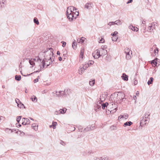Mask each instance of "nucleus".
<instances>
[{"instance_id": "f257e3e1", "label": "nucleus", "mask_w": 160, "mask_h": 160, "mask_svg": "<svg viewBox=\"0 0 160 160\" xmlns=\"http://www.w3.org/2000/svg\"><path fill=\"white\" fill-rule=\"evenodd\" d=\"M53 49L51 48H47L46 50H44L43 52V53L45 54L44 56V58L41 62L42 66L39 65V66L40 67L41 70L44 69L45 64V62H48V60L51 59V56L53 55ZM42 53V52L40 53L39 55L40 56Z\"/></svg>"}, {"instance_id": "f03ea898", "label": "nucleus", "mask_w": 160, "mask_h": 160, "mask_svg": "<svg viewBox=\"0 0 160 160\" xmlns=\"http://www.w3.org/2000/svg\"><path fill=\"white\" fill-rule=\"evenodd\" d=\"M125 97L124 93L121 92H118V94L114 93V95H112L110 98L112 99H113L114 102H117L118 100H120L121 102L123 100Z\"/></svg>"}, {"instance_id": "7ed1b4c3", "label": "nucleus", "mask_w": 160, "mask_h": 160, "mask_svg": "<svg viewBox=\"0 0 160 160\" xmlns=\"http://www.w3.org/2000/svg\"><path fill=\"white\" fill-rule=\"evenodd\" d=\"M66 15L67 18L70 21H72L74 19H76L74 17V13L68 12V13H66Z\"/></svg>"}, {"instance_id": "20e7f679", "label": "nucleus", "mask_w": 160, "mask_h": 160, "mask_svg": "<svg viewBox=\"0 0 160 160\" xmlns=\"http://www.w3.org/2000/svg\"><path fill=\"white\" fill-rule=\"evenodd\" d=\"M77 10V9L73 6H70L69 7H68L67 10L66 12V13H68V12L74 13V11Z\"/></svg>"}, {"instance_id": "39448f33", "label": "nucleus", "mask_w": 160, "mask_h": 160, "mask_svg": "<svg viewBox=\"0 0 160 160\" xmlns=\"http://www.w3.org/2000/svg\"><path fill=\"white\" fill-rule=\"evenodd\" d=\"M92 55L95 59L98 58L101 56L100 51L98 49L97 50L96 52H95L93 53H92Z\"/></svg>"}, {"instance_id": "423d86ee", "label": "nucleus", "mask_w": 160, "mask_h": 160, "mask_svg": "<svg viewBox=\"0 0 160 160\" xmlns=\"http://www.w3.org/2000/svg\"><path fill=\"white\" fill-rule=\"evenodd\" d=\"M65 91H60L59 92H56L55 94L56 96L60 97V96H63L65 95Z\"/></svg>"}, {"instance_id": "0eeeda50", "label": "nucleus", "mask_w": 160, "mask_h": 160, "mask_svg": "<svg viewBox=\"0 0 160 160\" xmlns=\"http://www.w3.org/2000/svg\"><path fill=\"white\" fill-rule=\"evenodd\" d=\"M67 110V109L66 108H64L62 109H60L59 111H56V112H57V113H56V114H64L66 112Z\"/></svg>"}, {"instance_id": "6e6552de", "label": "nucleus", "mask_w": 160, "mask_h": 160, "mask_svg": "<svg viewBox=\"0 0 160 160\" xmlns=\"http://www.w3.org/2000/svg\"><path fill=\"white\" fill-rule=\"evenodd\" d=\"M6 3V0H0V8H4Z\"/></svg>"}, {"instance_id": "1a4fd4ad", "label": "nucleus", "mask_w": 160, "mask_h": 160, "mask_svg": "<svg viewBox=\"0 0 160 160\" xmlns=\"http://www.w3.org/2000/svg\"><path fill=\"white\" fill-rule=\"evenodd\" d=\"M93 6V4L91 2L87 3L85 6V8L89 9H91Z\"/></svg>"}, {"instance_id": "9d476101", "label": "nucleus", "mask_w": 160, "mask_h": 160, "mask_svg": "<svg viewBox=\"0 0 160 160\" xmlns=\"http://www.w3.org/2000/svg\"><path fill=\"white\" fill-rule=\"evenodd\" d=\"M142 118H143V117ZM146 119V118H143L142 119L140 123V126L142 127L143 124H146L147 123V122L148 121V120Z\"/></svg>"}, {"instance_id": "9b49d317", "label": "nucleus", "mask_w": 160, "mask_h": 160, "mask_svg": "<svg viewBox=\"0 0 160 160\" xmlns=\"http://www.w3.org/2000/svg\"><path fill=\"white\" fill-rule=\"evenodd\" d=\"M86 64H85L84 65L83 67L81 68H80V70H79L78 72L80 74H81V73H82L84 72L86 68Z\"/></svg>"}, {"instance_id": "f8f14e48", "label": "nucleus", "mask_w": 160, "mask_h": 160, "mask_svg": "<svg viewBox=\"0 0 160 160\" xmlns=\"http://www.w3.org/2000/svg\"><path fill=\"white\" fill-rule=\"evenodd\" d=\"M33 61H34L35 62H38L39 61L40 62V64H39L41 65V66H42V64L41 63V62H42V59L40 58V57L39 56H38L37 57H36L35 58L33 59Z\"/></svg>"}, {"instance_id": "ddd939ff", "label": "nucleus", "mask_w": 160, "mask_h": 160, "mask_svg": "<svg viewBox=\"0 0 160 160\" xmlns=\"http://www.w3.org/2000/svg\"><path fill=\"white\" fill-rule=\"evenodd\" d=\"M159 60V59L158 58H156L154 59L151 61V63H152V65H154L155 66H157V63H158L157 62V60Z\"/></svg>"}, {"instance_id": "4468645a", "label": "nucleus", "mask_w": 160, "mask_h": 160, "mask_svg": "<svg viewBox=\"0 0 160 160\" xmlns=\"http://www.w3.org/2000/svg\"><path fill=\"white\" fill-rule=\"evenodd\" d=\"M94 127V126H92V125H91L90 126H88L86 128H85L83 130V132H86L87 131H90V130H92V128Z\"/></svg>"}, {"instance_id": "2eb2a0df", "label": "nucleus", "mask_w": 160, "mask_h": 160, "mask_svg": "<svg viewBox=\"0 0 160 160\" xmlns=\"http://www.w3.org/2000/svg\"><path fill=\"white\" fill-rule=\"evenodd\" d=\"M128 76L125 73H123L122 76V78L124 81H127L128 80Z\"/></svg>"}, {"instance_id": "dca6fc26", "label": "nucleus", "mask_w": 160, "mask_h": 160, "mask_svg": "<svg viewBox=\"0 0 160 160\" xmlns=\"http://www.w3.org/2000/svg\"><path fill=\"white\" fill-rule=\"evenodd\" d=\"M99 103L100 104H101L102 106V108L103 109H105V108L107 107V106L108 105V103L106 102L105 103H103L102 104L101 103V102H100Z\"/></svg>"}, {"instance_id": "f3484780", "label": "nucleus", "mask_w": 160, "mask_h": 160, "mask_svg": "<svg viewBox=\"0 0 160 160\" xmlns=\"http://www.w3.org/2000/svg\"><path fill=\"white\" fill-rule=\"evenodd\" d=\"M158 48H156L154 50V53L152 54V56H156V54H158Z\"/></svg>"}, {"instance_id": "a211bd4d", "label": "nucleus", "mask_w": 160, "mask_h": 160, "mask_svg": "<svg viewBox=\"0 0 160 160\" xmlns=\"http://www.w3.org/2000/svg\"><path fill=\"white\" fill-rule=\"evenodd\" d=\"M125 52L126 55L127 54H130V53L131 54H132V51L128 48L125 49Z\"/></svg>"}, {"instance_id": "6ab92c4d", "label": "nucleus", "mask_w": 160, "mask_h": 160, "mask_svg": "<svg viewBox=\"0 0 160 160\" xmlns=\"http://www.w3.org/2000/svg\"><path fill=\"white\" fill-rule=\"evenodd\" d=\"M132 123L131 121H128L125 122L123 124V126L124 127H126L127 126H130L131 125H132Z\"/></svg>"}, {"instance_id": "aec40b11", "label": "nucleus", "mask_w": 160, "mask_h": 160, "mask_svg": "<svg viewBox=\"0 0 160 160\" xmlns=\"http://www.w3.org/2000/svg\"><path fill=\"white\" fill-rule=\"evenodd\" d=\"M85 38L83 37H82L80 39H77V42L78 43H83L84 40Z\"/></svg>"}, {"instance_id": "412c9836", "label": "nucleus", "mask_w": 160, "mask_h": 160, "mask_svg": "<svg viewBox=\"0 0 160 160\" xmlns=\"http://www.w3.org/2000/svg\"><path fill=\"white\" fill-rule=\"evenodd\" d=\"M23 119H24L27 124H29L30 123V121L29 119L23 118H22V121H23Z\"/></svg>"}, {"instance_id": "4be33fe9", "label": "nucleus", "mask_w": 160, "mask_h": 160, "mask_svg": "<svg viewBox=\"0 0 160 160\" xmlns=\"http://www.w3.org/2000/svg\"><path fill=\"white\" fill-rule=\"evenodd\" d=\"M150 113L149 112H147L145 113L144 114V116L143 117V118H145L149 119V118H148V116L150 115Z\"/></svg>"}, {"instance_id": "5701e85b", "label": "nucleus", "mask_w": 160, "mask_h": 160, "mask_svg": "<svg viewBox=\"0 0 160 160\" xmlns=\"http://www.w3.org/2000/svg\"><path fill=\"white\" fill-rule=\"evenodd\" d=\"M153 78L152 77L150 78L148 82V85H150V84H152L153 81Z\"/></svg>"}, {"instance_id": "b1692460", "label": "nucleus", "mask_w": 160, "mask_h": 160, "mask_svg": "<svg viewBox=\"0 0 160 160\" xmlns=\"http://www.w3.org/2000/svg\"><path fill=\"white\" fill-rule=\"evenodd\" d=\"M77 42H76L75 40H74V41H73L72 42V47L74 49H75L76 48V46L77 45Z\"/></svg>"}, {"instance_id": "393cba45", "label": "nucleus", "mask_w": 160, "mask_h": 160, "mask_svg": "<svg viewBox=\"0 0 160 160\" xmlns=\"http://www.w3.org/2000/svg\"><path fill=\"white\" fill-rule=\"evenodd\" d=\"M15 79L18 81H19L21 79V76L20 75H16L15 77Z\"/></svg>"}, {"instance_id": "a878e982", "label": "nucleus", "mask_w": 160, "mask_h": 160, "mask_svg": "<svg viewBox=\"0 0 160 160\" xmlns=\"http://www.w3.org/2000/svg\"><path fill=\"white\" fill-rule=\"evenodd\" d=\"M90 63H87V65H86V68H88V67H89L90 65H92L94 63V61L92 60L90 61Z\"/></svg>"}, {"instance_id": "bb28decb", "label": "nucleus", "mask_w": 160, "mask_h": 160, "mask_svg": "<svg viewBox=\"0 0 160 160\" xmlns=\"http://www.w3.org/2000/svg\"><path fill=\"white\" fill-rule=\"evenodd\" d=\"M34 22V23L36 24L37 25H38L39 24V22L38 21V19L37 18L35 17L33 19Z\"/></svg>"}, {"instance_id": "cd10ccee", "label": "nucleus", "mask_w": 160, "mask_h": 160, "mask_svg": "<svg viewBox=\"0 0 160 160\" xmlns=\"http://www.w3.org/2000/svg\"><path fill=\"white\" fill-rule=\"evenodd\" d=\"M120 116H121V117L120 118V119L122 118H123L126 119L128 118V115L127 114H126L125 115H121Z\"/></svg>"}, {"instance_id": "c85d7f7f", "label": "nucleus", "mask_w": 160, "mask_h": 160, "mask_svg": "<svg viewBox=\"0 0 160 160\" xmlns=\"http://www.w3.org/2000/svg\"><path fill=\"white\" fill-rule=\"evenodd\" d=\"M115 24L117 25H121L122 24V22L120 20H118L115 21Z\"/></svg>"}, {"instance_id": "c756f323", "label": "nucleus", "mask_w": 160, "mask_h": 160, "mask_svg": "<svg viewBox=\"0 0 160 160\" xmlns=\"http://www.w3.org/2000/svg\"><path fill=\"white\" fill-rule=\"evenodd\" d=\"M101 105H98V104H96L94 106V107L96 109H101Z\"/></svg>"}, {"instance_id": "7c9ffc66", "label": "nucleus", "mask_w": 160, "mask_h": 160, "mask_svg": "<svg viewBox=\"0 0 160 160\" xmlns=\"http://www.w3.org/2000/svg\"><path fill=\"white\" fill-rule=\"evenodd\" d=\"M100 50H101V51H102L104 53V54H103V55L104 56L107 54V50H106L104 49H103L102 48L100 49Z\"/></svg>"}, {"instance_id": "2f4dec72", "label": "nucleus", "mask_w": 160, "mask_h": 160, "mask_svg": "<svg viewBox=\"0 0 160 160\" xmlns=\"http://www.w3.org/2000/svg\"><path fill=\"white\" fill-rule=\"evenodd\" d=\"M63 53V56H62V58L64 59H66V58L67 57V51H64Z\"/></svg>"}, {"instance_id": "473e14b6", "label": "nucleus", "mask_w": 160, "mask_h": 160, "mask_svg": "<svg viewBox=\"0 0 160 160\" xmlns=\"http://www.w3.org/2000/svg\"><path fill=\"white\" fill-rule=\"evenodd\" d=\"M74 14L75 18H76L79 15V12L78 11H77L76 10L75 11V12H74Z\"/></svg>"}, {"instance_id": "72a5a7b5", "label": "nucleus", "mask_w": 160, "mask_h": 160, "mask_svg": "<svg viewBox=\"0 0 160 160\" xmlns=\"http://www.w3.org/2000/svg\"><path fill=\"white\" fill-rule=\"evenodd\" d=\"M131 29L132 31H134L137 32L138 31V28L137 27H136L132 26V28Z\"/></svg>"}, {"instance_id": "f704fd0d", "label": "nucleus", "mask_w": 160, "mask_h": 160, "mask_svg": "<svg viewBox=\"0 0 160 160\" xmlns=\"http://www.w3.org/2000/svg\"><path fill=\"white\" fill-rule=\"evenodd\" d=\"M118 38V37H117V36H112V41H116Z\"/></svg>"}, {"instance_id": "c9c22d12", "label": "nucleus", "mask_w": 160, "mask_h": 160, "mask_svg": "<svg viewBox=\"0 0 160 160\" xmlns=\"http://www.w3.org/2000/svg\"><path fill=\"white\" fill-rule=\"evenodd\" d=\"M95 83V81L94 80H93L89 82L90 85L91 86H93Z\"/></svg>"}, {"instance_id": "e433bc0d", "label": "nucleus", "mask_w": 160, "mask_h": 160, "mask_svg": "<svg viewBox=\"0 0 160 160\" xmlns=\"http://www.w3.org/2000/svg\"><path fill=\"white\" fill-rule=\"evenodd\" d=\"M17 105L20 108H22L23 106H24V104L21 102H20V103H18V105Z\"/></svg>"}, {"instance_id": "4c0bfd02", "label": "nucleus", "mask_w": 160, "mask_h": 160, "mask_svg": "<svg viewBox=\"0 0 160 160\" xmlns=\"http://www.w3.org/2000/svg\"><path fill=\"white\" fill-rule=\"evenodd\" d=\"M22 116H19L18 117H17V121L18 122V123H19L20 121V120L21 119Z\"/></svg>"}, {"instance_id": "58836bf2", "label": "nucleus", "mask_w": 160, "mask_h": 160, "mask_svg": "<svg viewBox=\"0 0 160 160\" xmlns=\"http://www.w3.org/2000/svg\"><path fill=\"white\" fill-rule=\"evenodd\" d=\"M33 97H34V98H32V100L33 102H36L37 101V98L36 97L33 96Z\"/></svg>"}, {"instance_id": "ea45409f", "label": "nucleus", "mask_w": 160, "mask_h": 160, "mask_svg": "<svg viewBox=\"0 0 160 160\" xmlns=\"http://www.w3.org/2000/svg\"><path fill=\"white\" fill-rule=\"evenodd\" d=\"M57 125V123L56 122H53L52 125L53 127V129H55L56 128V126Z\"/></svg>"}, {"instance_id": "a19ab883", "label": "nucleus", "mask_w": 160, "mask_h": 160, "mask_svg": "<svg viewBox=\"0 0 160 160\" xmlns=\"http://www.w3.org/2000/svg\"><path fill=\"white\" fill-rule=\"evenodd\" d=\"M84 48H82L81 49L80 51V55H83L84 53Z\"/></svg>"}, {"instance_id": "79ce46f5", "label": "nucleus", "mask_w": 160, "mask_h": 160, "mask_svg": "<svg viewBox=\"0 0 160 160\" xmlns=\"http://www.w3.org/2000/svg\"><path fill=\"white\" fill-rule=\"evenodd\" d=\"M29 52V50H27V51H26V52H25V50L23 51V53L25 55H28V53Z\"/></svg>"}, {"instance_id": "37998d69", "label": "nucleus", "mask_w": 160, "mask_h": 160, "mask_svg": "<svg viewBox=\"0 0 160 160\" xmlns=\"http://www.w3.org/2000/svg\"><path fill=\"white\" fill-rule=\"evenodd\" d=\"M118 34V32L117 31H115L114 32L111 33V35L113 36H117L116 35Z\"/></svg>"}, {"instance_id": "c03bdc74", "label": "nucleus", "mask_w": 160, "mask_h": 160, "mask_svg": "<svg viewBox=\"0 0 160 160\" xmlns=\"http://www.w3.org/2000/svg\"><path fill=\"white\" fill-rule=\"evenodd\" d=\"M29 62L30 65H35V63L33 62V61L32 60H30L29 61Z\"/></svg>"}, {"instance_id": "a18cd8bd", "label": "nucleus", "mask_w": 160, "mask_h": 160, "mask_svg": "<svg viewBox=\"0 0 160 160\" xmlns=\"http://www.w3.org/2000/svg\"><path fill=\"white\" fill-rule=\"evenodd\" d=\"M131 56L130 54H127L126 55V58L127 59H130Z\"/></svg>"}, {"instance_id": "49530a36", "label": "nucleus", "mask_w": 160, "mask_h": 160, "mask_svg": "<svg viewBox=\"0 0 160 160\" xmlns=\"http://www.w3.org/2000/svg\"><path fill=\"white\" fill-rule=\"evenodd\" d=\"M61 43H62V46L63 47H64L65 46V45L66 44V42H64V41H62L61 42Z\"/></svg>"}, {"instance_id": "de8ad7c7", "label": "nucleus", "mask_w": 160, "mask_h": 160, "mask_svg": "<svg viewBox=\"0 0 160 160\" xmlns=\"http://www.w3.org/2000/svg\"><path fill=\"white\" fill-rule=\"evenodd\" d=\"M5 118L3 116L0 117V122L2 121H3L4 120Z\"/></svg>"}, {"instance_id": "09e8293b", "label": "nucleus", "mask_w": 160, "mask_h": 160, "mask_svg": "<svg viewBox=\"0 0 160 160\" xmlns=\"http://www.w3.org/2000/svg\"><path fill=\"white\" fill-rule=\"evenodd\" d=\"M16 103H17L18 104V103H20V102H21L20 100L18 99H16Z\"/></svg>"}, {"instance_id": "8fccbe9b", "label": "nucleus", "mask_w": 160, "mask_h": 160, "mask_svg": "<svg viewBox=\"0 0 160 160\" xmlns=\"http://www.w3.org/2000/svg\"><path fill=\"white\" fill-rule=\"evenodd\" d=\"M32 127L34 129H35L37 127L35 125V124L33 123L32 124Z\"/></svg>"}, {"instance_id": "3c124183", "label": "nucleus", "mask_w": 160, "mask_h": 160, "mask_svg": "<svg viewBox=\"0 0 160 160\" xmlns=\"http://www.w3.org/2000/svg\"><path fill=\"white\" fill-rule=\"evenodd\" d=\"M104 39L103 38H102L100 40L99 42L103 43L104 42Z\"/></svg>"}, {"instance_id": "603ef678", "label": "nucleus", "mask_w": 160, "mask_h": 160, "mask_svg": "<svg viewBox=\"0 0 160 160\" xmlns=\"http://www.w3.org/2000/svg\"><path fill=\"white\" fill-rule=\"evenodd\" d=\"M60 143L61 144L63 145H65V143H64V142L62 140L61 141Z\"/></svg>"}, {"instance_id": "864d4df0", "label": "nucleus", "mask_w": 160, "mask_h": 160, "mask_svg": "<svg viewBox=\"0 0 160 160\" xmlns=\"http://www.w3.org/2000/svg\"><path fill=\"white\" fill-rule=\"evenodd\" d=\"M149 29L150 31H151V32L153 30V29H152V25L149 26Z\"/></svg>"}, {"instance_id": "5fc2aeb1", "label": "nucleus", "mask_w": 160, "mask_h": 160, "mask_svg": "<svg viewBox=\"0 0 160 160\" xmlns=\"http://www.w3.org/2000/svg\"><path fill=\"white\" fill-rule=\"evenodd\" d=\"M138 83V81L136 80H135L134 81V85H136Z\"/></svg>"}, {"instance_id": "6e6d98bb", "label": "nucleus", "mask_w": 160, "mask_h": 160, "mask_svg": "<svg viewBox=\"0 0 160 160\" xmlns=\"http://www.w3.org/2000/svg\"><path fill=\"white\" fill-rule=\"evenodd\" d=\"M38 81V78H36V79H35L33 81V82L34 83H36Z\"/></svg>"}, {"instance_id": "4d7b16f0", "label": "nucleus", "mask_w": 160, "mask_h": 160, "mask_svg": "<svg viewBox=\"0 0 160 160\" xmlns=\"http://www.w3.org/2000/svg\"><path fill=\"white\" fill-rule=\"evenodd\" d=\"M132 0H129L127 2V3L128 4L130 3H131L132 2Z\"/></svg>"}, {"instance_id": "13d9d810", "label": "nucleus", "mask_w": 160, "mask_h": 160, "mask_svg": "<svg viewBox=\"0 0 160 160\" xmlns=\"http://www.w3.org/2000/svg\"><path fill=\"white\" fill-rule=\"evenodd\" d=\"M106 158L100 157V160H107Z\"/></svg>"}, {"instance_id": "bf43d9fd", "label": "nucleus", "mask_w": 160, "mask_h": 160, "mask_svg": "<svg viewBox=\"0 0 160 160\" xmlns=\"http://www.w3.org/2000/svg\"><path fill=\"white\" fill-rule=\"evenodd\" d=\"M16 125H17V126L18 127V126H19V127H20L21 126V124L19 123H17L16 124Z\"/></svg>"}, {"instance_id": "052dcab7", "label": "nucleus", "mask_w": 160, "mask_h": 160, "mask_svg": "<svg viewBox=\"0 0 160 160\" xmlns=\"http://www.w3.org/2000/svg\"><path fill=\"white\" fill-rule=\"evenodd\" d=\"M23 122H22V125H27L26 123V122L24 121H24L23 120Z\"/></svg>"}, {"instance_id": "680f3d73", "label": "nucleus", "mask_w": 160, "mask_h": 160, "mask_svg": "<svg viewBox=\"0 0 160 160\" xmlns=\"http://www.w3.org/2000/svg\"><path fill=\"white\" fill-rule=\"evenodd\" d=\"M157 62L159 63H157V65L158 66L160 64V60L159 59V60H157Z\"/></svg>"}, {"instance_id": "e2e57ef3", "label": "nucleus", "mask_w": 160, "mask_h": 160, "mask_svg": "<svg viewBox=\"0 0 160 160\" xmlns=\"http://www.w3.org/2000/svg\"><path fill=\"white\" fill-rule=\"evenodd\" d=\"M58 59L59 61H61L62 60V58L61 57H58Z\"/></svg>"}, {"instance_id": "0e129e2a", "label": "nucleus", "mask_w": 160, "mask_h": 160, "mask_svg": "<svg viewBox=\"0 0 160 160\" xmlns=\"http://www.w3.org/2000/svg\"><path fill=\"white\" fill-rule=\"evenodd\" d=\"M110 23H111L112 25H114L115 24V22H110Z\"/></svg>"}, {"instance_id": "69168bd1", "label": "nucleus", "mask_w": 160, "mask_h": 160, "mask_svg": "<svg viewBox=\"0 0 160 160\" xmlns=\"http://www.w3.org/2000/svg\"><path fill=\"white\" fill-rule=\"evenodd\" d=\"M57 54L58 55H60V53L59 51H58L57 52Z\"/></svg>"}, {"instance_id": "338daca9", "label": "nucleus", "mask_w": 160, "mask_h": 160, "mask_svg": "<svg viewBox=\"0 0 160 160\" xmlns=\"http://www.w3.org/2000/svg\"><path fill=\"white\" fill-rule=\"evenodd\" d=\"M115 128V126H112L111 127V128H112L113 129H114V128Z\"/></svg>"}, {"instance_id": "774afa93", "label": "nucleus", "mask_w": 160, "mask_h": 160, "mask_svg": "<svg viewBox=\"0 0 160 160\" xmlns=\"http://www.w3.org/2000/svg\"><path fill=\"white\" fill-rule=\"evenodd\" d=\"M133 99L134 100H135L137 99V97L136 96H133Z\"/></svg>"}]
</instances>
